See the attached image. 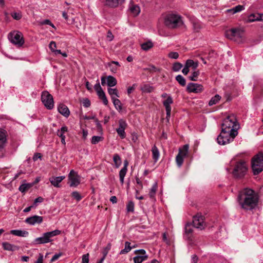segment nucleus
Masks as SVG:
<instances>
[{"mask_svg": "<svg viewBox=\"0 0 263 263\" xmlns=\"http://www.w3.org/2000/svg\"><path fill=\"white\" fill-rule=\"evenodd\" d=\"M237 202L245 211H252L258 205V197L255 192L250 188H245L239 192Z\"/></svg>", "mask_w": 263, "mask_h": 263, "instance_id": "f257e3e1", "label": "nucleus"}, {"mask_svg": "<svg viewBox=\"0 0 263 263\" xmlns=\"http://www.w3.org/2000/svg\"><path fill=\"white\" fill-rule=\"evenodd\" d=\"M237 126V119L235 116L232 114L223 120L221 130L232 133L233 136H236L238 134Z\"/></svg>", "mask_w": 263, "mask_h": 263, "instance_id": "f03ea898", "label": "nucleus"}, {"mask_svg": "<svg viewBox=\"0 0 263 263\" xmlns=\"http://www.w3.org/2000/svg\"><path fill=\"white\" fill-rule=\"evenodd\" d=\"M164 24L169 28L175 29L182 26L183 21L181 15L175 13H170L164 17Z\"/></svg>", "mask_w": 263, "mask_h": 263, "instance_id": "7ed1b4c3", "label": "nucleus"}, {"mask_svg": "<svg viewBox=\"0 0 263 263\" xmlns=\"http://www.w3.org/2000/svg\"><path fill=\"white\" fill-rule=\"evenodd\" d=\"M61 232V231L59 230H55L52 231L44 233L42 236L37 237L34 240L33 243L35 245H41L50 242L53 240L52 237L60 235Z\"/></svg>", "mask_w": 263, "mask_h": 263, "instance_id": "20e7f679", "label": "nucleus"}, {"mask_svg": "<svg viewBox=\"0 0 263 263\" xmlns=\"http://www.w3.org/2000/svg\"><path fill=\"white\" fill-rule=\"evenodd\" d=\"M251 167L255 175H258L263 171V154L259 153L252 159Z\"/></svg>", "mask_w": 263, "mask_h": 263, "instance_id": "39448f33", "label": "nucleus"}, {"mask_svg": "<svg viewBox=\"0 0 263 263\" xmlns=\"http://www.w3.org/2000/svg\"><path fill=\"white\" fill-rule=\"evenodd\" d=\"M243 34V30L239 28H231L225 32L226 36L227 38L238 42L241 41Z\"/></svg>", "mask_w": 263, "mask_h": 263, "instance_id": "423d86ee", "label": "nucleus"}, {"mask_svg": "<svg viewBox=\"0 0 263 263\" xmlns=\"http://www.w3.org/2000/svg\"><path fill=\"white\" fill-rule=\"evenodd\" d=\"M247 170L246 163L242 160L236 162L234 166L233 175L236 178L243 177L246 174Z\"/></svg>", "mask_w": 263, "mask_h": 263, "instance_id": "0eeeda50", "label": "nucleus"}, {"mask_svg": "<svg viewBox=\"0 0 263 263\" xmlns=\"http://www.w3.org/2000/svg\"><path fill=\"white\" fill-rule=\"evenodd\" d=\"M235 137L233 136L232 133L221 130V132L217 138V141L220 145H225L233 141Z\"/></svg>", "mask_w": 263, "mask_h": 263, "instance_id": "6e6552de", "label": "nucleus"}, {"mask_svg": "<svg viewBox=\"0 0 263 263\" xmlns=\"http://www.w3.org/2000/svg\"><path fill=\"white\" fill-rule=\"evenodd\" d=\"M9 41L17 47H21L24 44L22 33L19 31L10 32L8 34Z\"/></svg>", "mask_w": 263, "mask_h": 263, "instance_id": "1a4fd4ad", "label": "nucleus"}, {"mask_svg": "<svg viewBox=\"0 0 263 263\" xmlns=\"http://www.w3.org/2000/svg\"><path fill=\"white\" fill-rule=\"evenodd\" d=\"M43 104L48 109H51L54 106L53 98L47 91H44L41 96Z\"/></svg>", "mask_w": 263, "mask_h": 263, "instance_id": "9d476101", "label": "nucleus"}, {"mask_svg": "<svg viewBox=\"0 0 263 263\" xmlns=\"http://www.w3.org/2000/svg\"><path fill=\"white\" fill-rule=\"evenodd\" d=\"M192 224L193 227L200 230L204 229L205 224L204 217L200 213H198L193 217Z\"/></svg>", "mask_w": 263, "mask_h": 263, "instance_id": "9b49d317", "label": "nucleus"}, {"mask_svg": "<svg viewBox=\"0 0 263 263\" xmlns=\"http://www.w3.org/2000/svg\"><path fill=\"white\" fill-rule=\"evenodd\" d=\"M189 146L185 144L182 148L179 149V153L176 157V161L178 167H181L183 162V157L186 156L188 153Z\"/></svg>", "mask_w": 263, "mask_h": 263, "instance_id": "f8f14e48", "label": "nucleus"}, {"mask_svg": "<svg viewBox=\"0 0 263 263\" xmlns=\"http://www.w3.org/2000/svg\"><path fill=\"white\" fill-rule=\"evenodd\" d=\"M68 180L70 187H76L80 183V176L73 170L70 171L68 175Z\"/></svg>", "mask_w": 263, "mask_h": 263, "instance_id": "ddd939ff", "label": "nucleus"}, {"mask_svg": "<svg viewBox=\"0 0 263 263\" xmlns=\"http://www.w3.org/2000/svg\"><path fill=\"white\" fill-rule=\"evenodd\" d=\"M173 100L172 97L171 96L167 97V99L163 102V104L165 107L166 110V120L167 122H169V120L171 117V113L172 110L171 105L173 104Z\"/></svg>", "mask_w": 263, "mask_h": 263, "instance_id": "4468645a", "label": "nucleus"}, {"mask_svg": "<svg viewBox=\"0 0 263 263\" xmlns=\"http://www.w3.org/2000/svg\"><path fill=\"white\" fill-rule=\"evenodd\" d=\"M203 89L202 85L194 83H189L186 87L189 92L199 93L202 91Z\"/></svg>", "mask_w": 263, "mask_h": 263, "instance_id": "2eb2a0df", "label": "nucleus"}, {"mask_svg": "<svg viewBox=\"0 0 263 263\" xmlns=\"http://www.w3.org/2000/svg\"><path fill=\"white\" fill-rule=\"evenodd\" d=\"M125 1V0H103V3L106 7L115 8L122 4Z\"/></svg>", "mask_w": 263, "mask_h": 263, "instance_id": "dca6fc26", "label": "nucleus"}, {"mask_svg": "<svg viewBox=\"0 0 263 263\" xmlns=\"http://www.w3.org/2000/svg\"><path fill=\"white\" fill-rule=\"evenodd\" d=\"M43 218L42 216L34 215L27 218L25 222L30 225H34L35 224H40L43 222Z\"/></svg>", "mask_w": 263, "mask_h": 263, "instance_id": "f3484780", "label": "nucleus"}, {"mask_svg": "<svg viewBox=\"0 0 263 263\" xmlns=\"http://www.w3.org/2000/svg\"><path fill=\"white\" fill-rule=\"evenodd\" d=\"M7 142V135L5 130H0V158L3 157V154L2 153Z\"/></svg>", "mask_w": 263, "mask_h": 263, "instance_id": "a211bd4d", "label": "nucleus"}, {"mask_svg": "<svg viewBox=\"0 0 263 263\" xmlns=\"http://www.w3.org/2000/svg\"><path fill=\"white\" fill-rule=\"evenodd\" d=\"M65 178V176H52L49 178V181L51 184L56 187H60V183Z\"/></svg>", "mask_w": 263, "mask_h": 263, "instance_id": "6ab92c4d", "label": "nucleus"}, {"mask_svg": "<svg viewBox=\"0 0 263 263\" xmlns=\"http://www.w3.org/2000/svg\"><path fill=\"white\" fill-rule=\"evenodd\" d=\"M68 132V128L66 126H62L60 129L57 131V135L61 139V142L63 144H65V134Z\"/></svg>", "mask_w": 263, "mask_h": 263, "instance_id": "aec40b11", "label": "nucleus"}, {"mask_svg": "<svg viewBox=\"0 0 263 263\" xmlns=\"http://www.w3.org/2000/svg\"><path fill=\"white\" fill-rule=\"evenodd\" d=\"M58 111L65 117H69L70 115V111L65 104H60L58 108Z\"/></svg>", "mask_w": 263, "mask_h": 263, "instance_id": "412c9836", "label": "nucleus"}, {"mask_svg": "<svg viewBox=\"0 0 263 263\" xmlns=\"http://www.w3.org/2000/svg\"><path fill=\"white\" fill-rule=\"evenodd\" d=\"M193 225L191 223H187L185 227V234L187 239L191 240L192 234L193 232V229L192 227Z\"/></svg>", "mask_w": 263, "mask_h": 263, "instance_id": "4be33fe9", "label": "nucleus"}, {"mask_svg": "<svg viewBox=\"0 0 263 263\" xmlns=\"http://www.w3.org/2000/svg\"><path fill=\"white\" fill-rule=\"evenodd\" d=\"M2 246L5 250L7 251H15L19 249V247L18 246L11 244L7 242H3Z\"/></svg>", "mask_w": 263, "mask_h": 263, "instance_id": "5701e85b", "label": "nucleus"}, {"mask_svg": "<svg viewBox=\"0 0 263 263\" xmlns=\"http://www.w3.org/2000/svg\"><path fill=\"white\" fill-rule=\"evenodd\" d=\"M10 234L20 237H26L29 233L27 231L25 230H12L10 231Z\"/></svg>", "mask_w": 263, "mask_h": 263, "instance_id": "b1692460", "label": "nucleus"}, {"mask_svg": "<svg viewBox=\"0 0 263 263\" xmlns=\"http://www.w3.org/2000/svg\"><path fill=\"white\" fill-rule=\"evenodd\" d=\"M259 21H263L262 15L259 14H251L248 16L247 20V22L250 23Z\"/></svg>", "mask_w": 263, "mask_h": 263, "instance_id": "393cba45", "label": "nucleus"}, {"mask_svg": "<svg viewBox=\"0 0 263 263\" xmlns=\"http://www.w3.org/2000/svg\"><path fill=\"white\" fill-rule=\"evenodd\" d=\"M185 65L187 66L188 68H192L193 70H196L198 66V62H194L193 60L189 59L186 61Z\"/></svg>", "mask_w": 263, "mask_h": 263, "instance_id": "a878e982", "label": "nucleus"}, {"mask_svg": "<svg viewBox=\"0 0 263 263\" xmlns=\"http://www.w3.org/2000/svg\"><path fill=\"white\" fill-rule=\"evenodd\" d=\"M158 189V183L155 182L152 185L150 189L148 195L150 198L154 199L155 197L156 193Z\"/></svg>", "mask_w": 263, "mask_h": 263, "instance_id": "bb28decb", "label": "nucleus"}, {"mask_svg": "<svg viewBox=\"0 0 263 263\" xmlns=\"http://www.w3.org/2000/svg\"><path fill=\"white\" fill-rule=\"evenodd\" d=\"M153 158L155 162H157L159 158L160 153L158 148L154 145L152 149Z\"/></svg>", "mask_w": 263, "mask_h": 263, "instance_id": "cd10ccee", "label": "nucleus"}, {"mask_svg": "<svg viewBox=\"0 0 263 263\" xmlns=\"http://www.w3.org/2000/svg\"><path fill=\"white\" fill-rule=\"evenodd\" d=\"M107 85L111 87L116 85L117 81L116 79L111 76H108L107 78Z\"/></svg>", "mask_w": 263, "mask_h": 263, "instance_id": "c85d7f7f", "label": "nucleus"}, {"mask_svg": "<svg viewBox=\"0 0 263 263\" xmlns=\"http://www.w3.org/2000/svg\"><path fill=\"white\" fill-rule=\"evenodd\" d=\"M97 92L99 98L102 100L104 104L107 105L108 103V100L103 89H101V90L97 91Z\"/></svg>", "mask_w": 263, "mask_h": 263, "instance_id": "c756f323", "label": "nucleus"}, {"mask_svg": "<svg viewBox=\"0 0 263 263\" xmlns=\"http://www.w3.org/2000/svg\"><path fill=\"white\" fill-rule=\"evenodd\" d=\"M108 92L110 96L111 100L116 99V97H119V94L116 88H108Z\"/></svg>", "mask_w": 263, "mask_h": 263, "instance_id": "7c9ffc66", "label": "nucleus"}, {"mask_svg": "<svg viewBox=\"0 0 263 263\" xmlns=\"http://www.w3.org/2000/svg\"><path fill=\"white\" fill-rule=\"evenodd\" d=\"M62 16L69 24H75V23H77L76 20H78L77 17L69 19L67 13L65 11L62 12Z\"/></svg>", "mask_w": 263, "mask_h": 263, "instance_id": "2f4dec72", "label": "nucleus"}, {"mask_svg": "<svg viewBox=\"0 0 263 263\" xmlns=\"http://www.w3.org/2000/svg\"><path fill=\"white\" fill-rule=\"evenodd\" d=\"M114 105L115 106V108L119 111L121 112L123 108L122 106V103L120 100L117 98L112 100Z\"/></svg>", "mask_w": 263, "mask_h": 263, "instance_id": "473e14b6", "label": "nucleus"}, {"mask_svg": "<svg viewBox=\"0 0 263 263\" xmlns=\"http://www.w3.org/2000/svg\"><path fill=\"white\" fill-rule=\"evenodd\" d=\"M148 255H137L133 258L134 263H142L147 260Z\"/></svg>", "mask_w": 263, "mask_h": 263, "instance_id": "72a5a7b5", "label": "nucleus"}, {"mask_svg": "<svg viewBox=\"0 0 263 263\" xmlns=\"http://www.w3.org/2000/svg\"><path fill=\"white\" fill-rule=\"evenodd\" d=\"M245 9V7L242 5H238L234 7H233L232 9L228 10V11L229 12L231 13L232 14H234L236 13L239 12Z\"/></svg>", "mask_w": 263, "mask_h": 263, "instance_id": "f704fd0d", "label": "nucleus"}, {"mask_svg": "<svg viewBox=\"0 0 263 263\" xmlns=\"http://www.w3.org/2000/svg\"><path fill=\"white\" fill-rule=\"evenodd\" d=\"M221 97L219 95H216L209 102V105L210 106L216 104L220 100Z\"/></svg>", "mask_w": 263, "mask_h": 263, "instance_id": "c9c22d12", "label": "nucleus"}, {"mask_svg": "<svg viewBox=\"0 0 263 263\" xmlns=\"http://www.w3.org/2000/svg\"><path fill=\"white\" fill-rule=\"evenodd\" d=\"M113 161L116 168H118L121 164L122 161L120 156L116 154L114 155Z\"/></svg>", "mask_w": 263, "mask_h": 263, "instance_id": "e433bc0d", "label": "nucleus"}, {"mask_svg": "<svg viewBox=\"0 0 263 263\" xmlns=\"http://www.w3.org/2000/svg\"><path fill=\"white\" fill-rule=\"evenodd\" d=\"M32 186V184L31 183H24L20 186L18 190L22 193H25L28 191Z\"/></svg>", "mask_w": 263, "mask_h": 263, "instance_id": "4c0bfd02", "label": "nucleus"}, {"mask_svg": "<svg viewBox=\"0 0 263 263\" xmlns=\"http://www.w3.org/2000/svg\"><path fill=\"white\" fill-rule=\"evenodd\" d=\"M130 243L128 241H126L125 242V248L121 250L120 254H125L129 252L132 249L131 247Z\"/></svg>", "mask_w": 263, "mask_h": 263, "instance_id": "58836bf2", "label": "nucleus"}, {"mask_svg": "<svg viewBox=\"0 0 263 263\" xmlns=\"http://www.w3.org/2000/svg\"><path fill=\"white\" fill-rule=\"evenodd\" d=\"M153 43L151 41H148L141 44V48L145 51H147L153 47Z\"/></svg>", "mask_w": 263, "mask_h": 263, "instance_id": "ea45409f", "label": "nucleus"}, {"mask_svg": "<svg viewBox=\"0 0 263 263\" xmlns=\"http://www.w3.org/2000/svg\"><path fill=\"white\" fill-rule=\"evenodd\" d=\"M176 80L181 86H185L186 85V80L181 74L177 75L175 78Z\"/></svg>", "mask_w": 263, "mask_h": 263, "instance_id": "a19ab883", "label": "nucleus"}, {"mask_svg": "<svg viewBox=\"0 0 263 263\" xmlns=\"http://www.w3.org/2000/svg\"><path fill=\"white\" fill-rule=\"evenodd\" d=\"M127 169L121 168L119 172L120 181L122 184L124 183V177L125 176Z\"/></svg>", "mask_w": 263, "mask_h": 263, "instance_id": "79ce46f5", "label": "nucleus"}, {"mask_svg": "<svg viewBox=\"0 0 263 263\" xmlns=\"http://www.w3.org/2000/svg\"><path fill=\"white\" fill-rule=\"evenodd\" d=\"M200 72L198 70H195L192 73L191 75L189 77V79L191 81H196L197 80V78Z\"/></svg>", "mask_w": 263, "mask_h": 263, "instance_id": "37998d69", "label": "nucleus"}, {"mask_svg": "<svg viewBox=\"0 0 263 263\" xmlns=\"http://www.w3.org/2000/svg\"><path fill=\"white\" fill-rule=\"evenodd\" d=\"M154 90V88L147 84H144L143 86L141 87V90L143 92L146 93H149L153 91Z\"/></svg>", "mask_w": 263, "mask_h": 263, "instance_id": "c03bdc74", "label": "nucleus"}, {"mask_svg": "<svg viewBox=\"0 0 263 263\" xmlns=\"http://www.w3.org/2000/svg\"><path fill=\"white\" fill-rule=\"evenodd\" d=\"M127 127V123L126 121L123 119H120L119 121V129L123 130L125 131V129Z\"/></svg>", "mask_w": 263, "mask_h": 263, "instance_id": "a18cd8bd", "label": "nucleus"}, {"mask_svg": "<svg viewBox=\"0 0 263 263\" xmlns=\"http://www.w3.org/2000/svg\"><path fill=\"white\" fill-rule=\"evenodd\" d=\"M182 67V64L179 62H175L174 63L172 69L174 71H179Z\"/></svg>", "mask_w": 263, "mask_h": 263, "instance_id": "49530a36", "label": "nucleus"}, {"mask_svg": "<svg viewBox=\"0 0 263 263\" xmlns=\"http://www.w3.org/2000/svg\"><path fill=\"white\" fill-rule=\"evenodd\" d=\"M217 57L216 53L212 50L209 52V54L206 58V59L211 61H213Z\"/></svg>", "mask_w": 263, "mask_h": 263, "instance_id": "de8ad7c7", "label": "nucleus"}, {"mask_svg": "<svg viewBox=\"0 0 263 263\" xmlns=\"http://www.w3.org/2000/svg\"><path fill=\"white\" fill-rule=\"evenodd\" d=\"M130 10L131 12H132L135 15L139 14L140 12V8L137 5L132 6L130 8Z\"/></svg>", "mask_w": 263, "mask_h": 263, "instance_id": "09e8293b", "label": "nucleus"}, {"mask_svg": "<svg viewBox=\"0 0 263 263\" xmlns=\"http://www.w3.org/2000/svg\"><path fill=\"white\" fill-rule=\"evenodd\" d=\"M126 210L128 212H133L134 211V203L130 201L126 205Z\"/></svg>", "mask_w": 263, "mask_h": 263, "instance_id": "8fccbe9b", "label": "nucleus"}, {"mask_svg": "<svg viewBox=\"0 0 263 263\" xmlns=\"http://www.w3.org/2000/svg\"><path fill=\"white\" fill-rule=\"evenodd\" d=\"M193 29L195 32H198L201 28V25L200 23L195 22L193 23Z\"/></svg>", "mask_w": 263, "mask_h": 263, "instance_id": "3c124183", "label": "nucleus"}, {"mask_svg": "<svg viewBox=\"0 0 263 263\" xmlns=\"http://www.w3.org/2000/svg\"><path fill=\"white\" fill-rule=\"evenodd\" d=\"M102 139H103V138L100 136H93L92 137L91 142L92 144H96L98 143H99L100 141L102 140Z\"/></svg>", "mask_w": 263, "mask_h": 263, "instance_id": "603ef678", "label": "nucleus"}, {"mask_svg": "<svg viewBox=\"0 0 263 263\" xmlns=\"http://www.w3.org/2000/svg\"><path fill=\"white\" fill-rule=\"evenodd\" d=\"M71 196L72 197L76 199L77 201H80L82 198V197L81 196V195L80 194V193L77 192V191H74L72 193H71Z\"/></svg>", "mask_w": 263, "mask_h": 263, "instance_id": "864d4df0", "label": "nucleus"}, {"mask_svg": "<svg viewBox=\"0 0 263 263\" xmlns=\"http://www.w3.org/2000/svg\"><path fill=\"white\" fill-rule=\"evenodd\" d=\"M116 132H117L118 135L119 136V137L121 139H124L125 138L126 134H125V131L121 130V129H119V128H117Z\"/></svg>", "mask_w": 263, "mask_h": 263, "instance_id": "5fc2aeb1", "label": "nucleus"}, {"mask_svg": "<svg viewBox=\"0 0 263 263\" xmlns=\"http://www.w3.org/2000/svg\"><path fill=\"white\" fill-rule=\"evenodd\" d=\"M168 57L173 59H177L179 58V54L177 52H171L168 53Z\"/></svg>", "mask_w": 263, "mask_h": 263, "instance_id": "6e6d98bb", "label": "nucleus"}, {"mask_svg": "<svg viewBox=\"0 0 263 263\" xmlns=\"http://www.w3.org/2000/svg\"><path fill=\"white\" fill-rule=\"evenodd\" d=\"M111 247V245L110 243H108L106 247L104 249L103 251V255L106 256L107 255L109 251L110 250Z\"/></svg>", "mask_w": 263, "mask_h": 263, "instance_id": "4d7b16f0", "label": "nucleus"}, {"mask_svg": "<svg viewBox=\"0 0 263 263\" xmlns=\"http://www.w3.org/2000/svg\"><path fill=\"white\" fill-rule=\"evenodd\" d=\"M82 103L85 107H89L91 104L90 101L88 98L84 99Z\"/></svg>", "mask_w": 263, "mask_h": 263, "instance_id": "13d9d810", "label": "nucleus"}, {"mask_svg": "<svg viewBox=\"0 0 263 263\" xmlns=\"http://www.w3.org/2000/svg\"><path fill=\"white\" fill-rule=\"evenodd\" d=\"M11 16L14 19L16 20H19L22 17L21 13L18 12H13L12 13Z\"/></svg>", "mask_w": 263, "mask_h": 263, "instance_id": "bf43d9fd", "label": "nucleus"}, {"mask_svg": "<svg viewBox=\"0 0 263 263\" xmlns=\"http://www.w3.org/2000/svg\"><path fill=\"white\" fill-rule=\"evenodd\" d=\"M89 254H86L82 256V263H88L89 262Z\"/></svg>", "mask_w": 263, "mask_h": 263, "instance_id": "052dcab7", "label": "nucleus"}, {"mask_svg": "<svg viewBox=\"0 0 263 263\" xmlns=\"http://www.w3.org/2000/svg\"><path fill=\"white\" fill-rule=\"evenodd\" d=\"M62 255V253H59L54 254L51 258V259L50 260V262H52L55 261V260L58 259L59 258V257L60 256H61Z\"/></svg>", "mask_w": 263, "mask_h": 263, "instance_id": "680f3d73", "label": "nucleus"}, {"mask_svg": "<svg viewBox=\"0 0 263 263\" xmlns=\"http://www.w3.org/2000/svg\"><path fill=\"white\" fill-rule=\"evenodd\" d=\"M42 25H48L51 26L52 27L55 28L54 25L51 23L49 20H45L41 23Z\"/></svg>", "mask_w": 263, "mask_h": 263, "instance_id": "e2e57ef3", "label": "nucleus"}, {"mask_svg": "<svg viewBox=\"0 0 263 263\" xmlns=\"http://www.w3.org/2000/svg\"><path fill=\"white\" fill-rule=\"evenodd\" d=\"M136 86L137 84H134L132 86L129 87L127 90V94L129 95L135 89Z\"/></svg>", "mask_w": 263, "mask_h": 263, "instance_id": "0e129e2a", "label": "nucleus"}, {"mask_svg": "<svg viewBox=\"0 0 263 263\" xmlns=\"http://www.w3.org/2000/svg\"><path fill=\"white\" fill-rule=\"evenodd\" d=\"M135 254H140L142 255H147L146 254V251L144 249H139V250H136L134 251Z\"/></svg>", "mask_w": 263, "mask_h": 263, "instance_id": "69168bd1", "label": "nucleus"}, {"mask_svg": "<svg viewBox=\"0 0 263 263\" xmlns=\"http://www.w3.org/2000/svg\"><path fill=\"white\" fill-rule=\"evenodd\" d=\"M49 47L51 51L52 52L56 48V43L54 41H51L49 45Z\"/></svg>", "mask_w": 263, "mask_h": 263, "instance_id": "338daca9", "label": "nucleus"}, {"mask_svg": "<svg viewBox=\"0 0 263 263\" xmlns=\"http://www.w3.org/2000/svg\"><path fill=\"white\" fill-rule=\"evenodd\" d=\"M94 89L97 92L102 89L99 81H97V83L94 86Z\"/></svg>", "mask_w": 263, "mask_h": 263, "instance_id": "774afa93", "label": "nucleus"}]
</instances>
